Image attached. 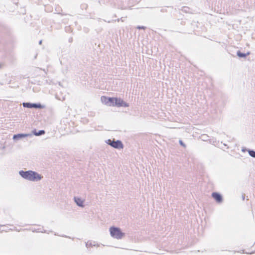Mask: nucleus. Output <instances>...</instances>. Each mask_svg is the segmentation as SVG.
<instances>
[{"label": "nucleus", "instance_id": "nucleus-1", "mask_svg": "<svg viewBox=\"0 0 255 255\" xmlns=\"http://www.w3.org/2000/svg\"><path fill=\"white\" fill-rule=\"evenodd\" d=\"M19 174L23 178L31 181H39L42 178L41 175L32 170L26 171L20 170L19 172Z\"/></svg>", "mask_w": 255, "mask_h": 255}, {"label": "nucleus", "instance_id": "nucleus-12", "mask_svg": "<svg viewBox=\"0 0 255 255\" xmlns=\"http://www.w3.org/2000/svg\"><path fill=\"white\" fill-rule=\"evenodd\" d=\"M44 133H45L44 130H39L38 132H34V134H35V135L38 136V135H42V134H44Z\"/></svg>", "mask_w": 255, "mask_h": 255}, {"label": "nucleus", "instance_id": "nucleus-14", "mask_svg": "<svg viewBox=\"0 0 255 255\" xmlns=\"http://www.w3.org/2000/svg\"><path fill=\"white\" fill-rule=\"evenodd\" d=\"M137 28L138 29H144L145 28V27H144L143 26H138L137 27Z\"/></svg>", "mask_w": 255, "mask_h": 255}, {"label": "nucleus", "instance_id": "nucleus-7", "mask_svg": "<svg viewBox=\"0 0 255 255\" xmlns=\"http://www.w3.org/2000/svg\"><path fill=\"white\" fill-rule=\"evenodd\" d=\"M212 197L218 202L221 203L223 201L222 196L218 193L213 192L212 194Z\"/></svg>", "mask_w": 255, "mask_h": 255}, {"label": "nucleus", "instance_id": "nucleus-13", "mask_svg": "<svg viewBox=\"0 0 255 255\" xmlns=\"http://www.w3.org/2000/svg\"><path fill=\"white\" fill-rule=\"evenodd\" d=\"M249 154L251 156L255 158V151L252 150H249Z\"/></svg>", "mask_w": 255, "mask_h": 255}, {"label": "nucleus", "instance_id": "nucleus-8", "mask_svg": "<svg viewBox=\"0 0 255 255\" xmlns=\"http://www.w3.org/2000/svg\"><path fill=\"white\" fill-rule=\"evenodd\" d=\"M74 200L76 204L77 205V206L81 207H84V200H82L81 198L78 197H75L74 198Z\"/></svg>", "mask_w": 255, "mask_h": 255}, {"label": "nucleus", "instance_id": "nucleus-18", "mask_svg": "<svg viewBox=\"0 0 255 255\" xmlns=\"http://www.w3.org/2000/svg\"><path fill=\"white\" fill-rule=\"evenodd\" d=\"M42 43V40H40L39 42V44H41Z\"/></svg>", "mask_w": 255, "mask_h": 255}, {"label": "nucleus", "instance_id": "nucleus-3", "mask_svg": "<svg viewBox=\"0 0 255 255\" xmlns=\"http://www.w3.org/2000/svg\"><path fill=\"white\" fill-rule=\"evenodd\" d=\"M106 143L117 149H122L124 147L123 144L122 143V141L119 140L114 141L111 139H108L107 140Z\"/></svg>", "mask_w": 255, "mask_h": 255}, {"label": "nucleus", "instance_id": "nucleus-9", "mask_svg": "<svg viewBox=\"0 0 255 255\" xmlns=\"http://www.w3.org/2000/svg\"><path fill=\"white\" fill-rule=\"evenodd\" d=\"M28 135V134H23V133L17 134H15L13 135V139H19L22 137H24Z\"/></svg>", "mask_w": 255, "mask_h": 255}, {"label": "nucleus", "instance_id": "nucleus-6", "mask_svg": "<svg viewBox=\"0 0 255 255\" xmlns=\"http://www.w3.org/2000/svg\"><path fill=\"white\" fill-rule=\"evenodd\" d=\"M23 106L28 108H39L41 109L43 107L40 104H32L30 103H23Z\"/></svg>", "mask_w": 255, "mask_h": 255}, {"label": "nucleus", "instance_id": "nucleus-2", "mask_svg": "<svg viewBox=\"0 0 255 255\" xmlns=\"http://www.w3.org/2000/svg\"><path fill=\"white\" fill-rule=\"evenodd\" d=\"M109 231L111 236L117 240H121L125 236V234L118 227H111L109 229Z\"/></svg>", "mask_w": 255, "mask_h": 255}, {"label": "nucleus", "instance_id": "nucleus-15", "mask_svg": "<svg viewBox=\"0 0 255 255\" xmlns=\"http://www.w3.org/2000/svg\"><path fill=\"white\" fill-rule=\"evenodd\" d=\"M188 9V7H184L183 9V10L185 11H187V9Z\"/></svg>", "mask_w": 255, "mask_h": 255}, {"label": "nucleus", "instance_id": "nucleus-10", "mask_svg": "<svg viewBox=\"0 0 255 255\" xmlns=\"http://www.w3.org/2000/svg\"><path fill=\"white\" fill-rule=\"evenodd\" d=\"M237 55L239 57H246L247 55L250 54V52H248L247 53H242L240 51H238L237 52Z\"/></svg>", "mask_w": 255, "mask_h": 255}, {"label": "nucleus", "instance_id": "nucleus-11", "mask_svg": "<svg viewBox=\"0 0 255 255\" xmlns=\"http://www.w3.org/2000/svg\"><path fill=\"white\" fill-rule=\"evenodd\" d=\"M93 246H95L94 244L92 243L91 241H88L87 243H86V246L87 248H89L90 247H92Z\"/></svg>", "mask_w": 255, "mask_h": 255}, {"label": "nucleus", "instance_id": "nucleus-4", "mask_svg": "<svg viewBox=\"0 0 255 255\" xmlns=\"http://www.w3.org/2000/svg\"><path fill=\"white\" fill-rule=\"evenodd\" d=\"M114 106L128 107V104L120 98H114Z\"/></svg>", "mask_w": 255, "mask_h": 255}, {"label": "nucleus", "instance_id": "nucleus-16", "mask_svg": "<svg viewBox=\"0 0 255 255\" xmlns=\"http://www.w3.org/2000/svg\"><path fill=\"white\" fill-rule=\"evenodd\" d=\"M180 143L182 146H185V144L183 143V142L181 140H180Z\"/></svg>", "mask_w": 255, "mask_h": 255}, {"label": "nucleus", "instance_id": "nucleus-5", "mask_svg": "<svg viewBox=\"0 0 255 255\" xmlns=\"http://www.w3.org/2000/svg\"><path fill=\"white\" fill-rule=\"evenodd\" d=\"M101 100L103 103L110 106H114V98H107L104 96L101 97Z\"/></svg>", "mask_w": 255, "mask_h": 255}, {"label": "nucleus", "instance_id": "nucleus-19", "mask_svg": "<svg viewBox=\"0 0 255 255\" xmlns=\"http://www.w3.org/2000/svg\"><path fill=\"white\" fill-rule=\"evenodd\" d=\"M242 198H243V200H244L245 199V195H243Z\"/></svg>", "mask_w": 255, "mask_h": 255}, {"label": "nucleus", "instance_id": "nucleus-17", "mask_svg": "<svg viewBox=\"0 0 255 255\" xmlns=\"http://www.w3.org/2000/svg\"><path fill=\"white\" fill-rule=\"evenodd\" d=\"M114 21H117L118 22H119L120 21H121V19H120L119 18L117 19V20H115Z\"/></svg>", "mask_w": 255, "mask_h": 255}]
</instances>
